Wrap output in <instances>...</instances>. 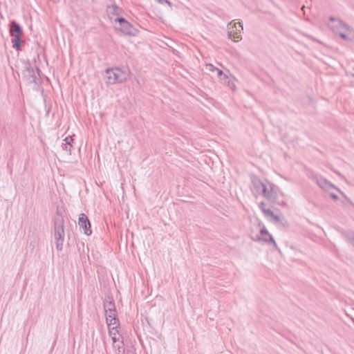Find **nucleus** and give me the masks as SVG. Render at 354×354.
<instances>
[{
	"mask_svg": "<svg viewBox=\"0 0 354 354\" xmlns=\"http://www.w3.org/2000/svg\"><path fill=\"white\" fill-rule=\"evenodd\" d=\"M113 348H117V351H118L117 354H120L121 352H123L124 351L123 342L120 341L118 343L114 344Z\"/></svg>",
	"mask_w": 354,
	"mask_h": 354,
	"instance_id": "obj_20",
	"label": "nucleus"
},
{
	"mask_svg": "<svg viewBox=\"0 0 354 354\" xmlns=\"http://www.w3.org/2000/svg\"><path fill=\"white\" fill-rule=\"evenodd\" d=\"M22 35H12V47L17 50L21 49V44L24 41L21 39Z\"/></svg>",
	"mask_w": 354,
	"mask_h": 354,
	"instance_id": "obj_15",
	"label": "nucleus"
},
{
	"mask_svg": "<svg viewBox=\"0 0 354 354\" xmlns=\"http://www.w3.org/2000/svg\"><path fill=\"white\" fill-rule=\"evenodd\" d=\"M260 234L261 237H258L257 240L263 241L266 243H272L274 248L277 249V244L274 240L272 236L268 232V230L263 226L260 230Z\"/></svg>",
	"mask_w": 354,
	"mask_h": 354,
	"instance_id": "obj_11",
	"label": "nucleus"
},
{
	"mask_svg": "<svg viewBox=\"0 0 354 354\" xmlns=\"http://www.w3.org/2000/svg\"><path fill=\"white\" fill-rule=\"evenodd\" d=\"M232 86L235 87L234 83L232 82Z\"/></svg>",
	"mask_w": 354,
	"mask_h": 354,
	"instance_id": "obj_28",
	"label": "nucleus"
},
{
	"mask_svg": "<svg viewBox=\"0 0 354 354\" xmlns=\"http://www.w3.org/2000/svg\"><path fill=\"white\" fill-rule=\"evenodd\" d=\"M232 22H233V21L230 22V23L229 24V26H231V25L232 24Z\"/></svg>",
	"mask_w": 354,
	"mask_h": 354,
	"instance_id": "obj_29",
	"label": "nucleus"
},
{
	"mask_svg": "<svg viewBox=\"0 0 354 354\" xmlns=\"http://www.w3.org/2000/svg\"><path fill=\"white\" fill-rule=\"evenodd\" d=\"M304 8H305V6H302V8H301V10H304Z\"/></svg>",
	"mask_w": 354,
	"mask_h": 354,
	"instance_id": "obj_27",
	"label": "nucleus"
},
{
	"mask_svg": "<svg viewBox=\"0 0 354 354\" xmlns=\"http://www.w3.org/2000/svg\"><path fill=\"white\" fill-rule=\"evenodd\" d=\"M119 23L120 30L127 35H136L137 29L135 28L129 21L122 17H118L115 20Z\"/></svg>",
	"mask_w": 354,
	"mask_h": 354,
	"instance_id": "obj_7",
	"label": "nucleus"
},
{
	"mask_svg": "<svg viewBox=\"0 0 354 354\" xmlns=\"http://www.w3.org/2000/svg\"><path fill=\"white\" fill-rule=\"evenodd\" d=\"M156 1L161 3H165L168 4L170 7L171 6V2L169 1L168 0H156Z\"/></svg>",
	"mask_w": 354,
	"mask_h": 354,
	"instance_id": "obj_24",
	"label": "nucleus"
},
{
	"mask_svg": "<svg viewBox=\"0 0 354 354\" xmlns=\"http://www.w3.org/2000/svg\"><path fill=\"white\" fill-rule=\"evenodd\" d=\"M317 183L320 188L328 192L329 196L333 198V199H338V196L335 192H340V191L331 183L324 178H317Z\"/></svg>",
	"mask_w": 354,
	"mask_h": 354,
	"instance_id": "obj_6",
	"label": "nucleus"
},
{
	"mask_svg": "<svg viewBox=\"0 0 354 354\" xmlns=\"http://www.w3.org/2000/svg\"><path fill=\"white\" fill-rule=\"evenodd\" d=\"M78 225L80 228L84 230V232L86 235H90L92 232L91 230V223L88 217L84 214H80L78 219Z\"/></svg>",
	"mask_w": 354,
	"mask_h": 354,
	"instance_id": "obj_10",
	"label": "nucleus"
},
{
	"mask_svg": "<svg viewBox=\"0 0 354 354\" xmlns=\"http://www.w3.org/2000/svg\"><path fill=\"white\" fill-rule=\"evenodd\" d=\"M243 25L241 22L234 23L233 26L229 27L228 36L234 38H239L241 37V31L243 30Z\"/></svg>",
	"mask_w": 354,
	"mask_h": 354,
	"instance_id": "obj_12",
	"label": "nucleus"
},
{
	"mask_svg": "<svg viewBox=\"0 0 354 354\" xmlns=\"http://www.w3.org/2000/svg\"><path fill=\"white\" fill-rule=\"evenodd\" d=\"M205 68H206V70H207L209 72H216L218 68L215 67L214 66H213L211 64H206Z\"/></svg>",
	"mask_w": 354,
	"mask_h": 354,
	"instance_id": "obj_21",
	"label": "nucleus"
},
{
	"mask_svg": "<svg viewBox=\"0 0 354 354\" xmlns=\"http://www.w3.org/2000/svg\"><path fill=\"white\" fill-rule=\"evenodd\" d=\"M329 20L335 23L331 25V28L335 34L338 35L344 40L351 39V37L353 36V30L350 26L342 21L337 19L333 17H330Z\"/></svg>",
	"mask_w": 354,
	"mask_h": 354,
	"instance_id": "obj_4",
	"label": "nucleus"
},
{
	"mask_svg": "<svg viewBox=\"0 0 354 354\" xmlns=\"http://www.w3.org/2000/svg\"><path fill=\"white\" fill-rule=\"evenodd\" d=\"M39 72L40 70L38 68L35 70L34 68L28 66L23 71V78L28 84H38L41 82Z\"/></svg>",
	"mask_w": 354,
	"mask_h": 354,
	"instance_id": "obj_5",
	"label": "nucleus"
},
{
	"mask_svg": "<svg viewBox=\"0 0 354 354\" xmlns=\"http://www.w3.org/2000/svg\"><path fill=\"white\" fill-rule=\"evenodd\" d=\"M129 69L122 70L120 68H111L105 71V82L107 84H120L126 82L130 78Z\"/></svg>",
	"mask_w": 354,
	"mask_h": 354,
	"instance_id": "obj_2",
	"label": "nucleus"
},
{
	"mask_svg": "<svg viewBox=\"0 0 354 354\" xmlns=\"http://www.w3.org/2000/svg\"><path fill=\"white\" fill-rule=\"evenodd\" d=\"M120 324H118L112 328H109V333L111 337L118 335V328Z\"/></svg>",
	"mask_w": 354,
	"mask_h": 354,
	"instance_id": "obj_19",
	"label": "nucleus"
},
{
	"mask_svg": "<svg viewBox=\"0 0 354 354\" xmlns=\"http://www.w3.org/2000/svg\"><path fill=\"white\" fill-rule=\"evenodd\" d=\"M64 216L62 210L57 207L54 217V236L57 250H62L64 239Z\"/></svg>",
	"mask_w": 354,
	"mask_h": 354,
	"instance_id": "obj_3",
	"label": "nucleus"
},
{
	"mask_svg": "<svg viewBox=\"0 0 354 354\" xmlns=\"http://www.w3.org/2000/svg\"><path fill=\"white\" fill-rule=\"evenodd\" d=\"M106 321L108 324L109 328H112L119 324V320L117 318V315H115L113 319L112 317H109V315L106 316Z\"/></svg>",
	"mask_w": 354,
	"mask_h": 354,
	"instance_id": "obj_17",
	"label": "nucleus"
},
{
	"mask_svg": "<svg viewBox=\"0 0 354 354\" xmlns=\"http://www.w3.org/2000/svg\"><path fill=\"white\" fill-rule=\"evenodd\" d=\"M259 207L265 216L266 217H270L274 223L281 224L283 226L286 225V221L281 219L279 216L274 214L270 209L266 207V203L263 201L260 203Z\"/></svg>",
	"mask_w": 354,
	"mask_h": 354,
	"instance_id": "obj_8",
	"label": "nucleus"
},
{
	"mask_svg": "<svg viewBox=\"0 0 354 354\" xmlns=\"http://www.w3.org/2000/svg\"><path fill=\"white\" fill-rule=\"evenodd\" d=\"M346 315H347L348 317H349L351 319V320L353 321V322L354 323V318H353V317H350V315H349L348 314H347V313H346Z\"/></svg>",
	"mask_w": 354,
	"mask_h": 354,
	"instance_id": "obj_26",
	"label": "nucleus"
},
{
	"mask_svg": "<svg viewBox=\"0 0 354 354\" xmlns=\"http://www.w3.org/2000/svg\"><path fill=\"white\" fill-rule=\"evenodd\" d=\"M252 192L257 197L259 196L267 199H274L277 197L275 186L268 181H262L257 177H253L252 180Z\"/></svg>",
	"mask_w": 354,
	"mask_h": 354,
	"instance_id": "obj_1",
	"label": "nucleus"
},
{
	"mask_svg": "<svg viewBox=\"0 0 354 354\" xmlns=\"http://www.w3.org/2000/svg\"><path fill=\"white\" fill-rule=\"evenodd\" d=\"M111 339L113 340V344H116V343H118L120 341V335H114V336H112L111 337Z\"/></svg>",
	"mask_w": 354,
	"mask_h": 354,
	"instance_id": "obj_22",
	"label": "nucleus"
},
{
	"mask_svg": "<svg viewBox=\"0 0 354 354\" xmlns=\"http://www.w3.org/2000/svg\"><path fill=\"white\" fill-rule=\"evenodd\" d=\"M22 35H12V47L17 50L21 49V44L24 41L21 39Z\"/></svg>",
	"mask_w": 354,
	"mask_h": 354,
	"instance_id": "obj_16",
	"label": "nucleus"
},
{
	"mask_svg": "<svg viewBox=\"0 0 354 354\" xmlns=\"http://www.w3.org/2000/svg\"><path fill=\"white\" fill-rule=\"evenodd\" d=\"M227 78H228L227 75L225 73H224V75H222V78H220V79L221 80H226Z\"/></svg>",
	"mask_w": 354,
	"mask_h": 354,
	"instance_id": "obj_25",
	"label": "nucleus"
},
{
	"mask_svg": "<svg viewBox=\"0 0 354 354\" xmlns=\"http://www.w3.org/2000/svg\"><path fill=\"white\" fill-rule=\"evenodd\" d=\"M10 36L12 35H23V30L20 25L15 21H12L10 24L9 29Z\"/></svg>",
	"mask_w": 354,
	"mask_h": 354,
	"instance_id": "obj_13",
	"label": "nucleus"
},
{
	"mask_svg": "<svg viewBox=\"0 0 354 354\" xmlns=\"http://www.w3.org/2000/svg\"><path fill=\"white\" fill-rule=\"evenodd\" d=\"M104 308L106 313V316L109 315V317H112L113 319L115 315H117V312L114 301L111 297H108L104 299Z\"/></svg>",
	"mask_w": 354,
	"mask_h": 354,
	"instance_id": "obj_9",
	"label": "nucleus"
},
{
	"mask_svg": "<svg viewBox=\"0 0 354 354\" xmlns=\"http://www.w3.org/2000/svg\"><path fill=\"white\" fill-rule=\"evenodd\" d=\"M353 76H354V74H353Z\"/></svg>",
	"mask_w": 354,
	"mask_h": 354,
	"instance_id": "obj_30",
	"label": "nucleus"
},
{
	"mask_svg": "<svg viewBox=\"0 0 354 354\" xmlns=\"http://www.w3.org/2000/svg\"><path fill=\"white\" fill-rule=\"evenodd\" d=\"M216 73H217V76H218L219 78H222V75H224V73H223L221 70H220V69H218V68H217V70H216Z\"/></svg>",
	"mask_w": 354,
	"mask_h": 354,
	"instance_id": "obj_23",
	"label": "nucleus"
},
{
	"mask_svg": "<svg viewBox=\"0 0 354 354\" xmlns=\"http://www.w3.org/2000/svg\"><path fill=\"white\" fill-rule=\"evenodd\" d=\"M64 143L62 145V148L64 151H66L68 155L71 154V149L73 147L72 142H73V138L71 136L66 137L64 140Z\"/></svg>",
	"mask_w": 354,
	"mask_h": 354,
	"instance_id": "obj_14",
	"label": "nucleus"
},
{
	"mask_svg": "<svg viewBox=\"0 0 354 354\" xmlns=\"http://www.w3.org/2000/svg\"><path fill=\"white\" fill-rule=\"evenodd\" d=\"M342 234L346 240L354 246V232L344 231L342 232Z\"/></svg>",
	"mask_w": 354,
	"mask_h": 354,
	"instance_id": "obj_18",
	"label": "nucleus"
}]
</instances>
